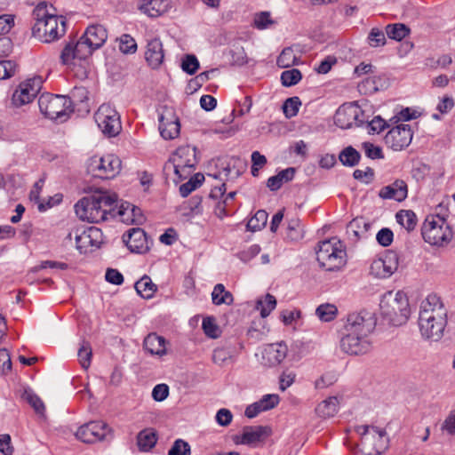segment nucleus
Instances as JSON below:
<instances>
[{"mask_svg":"<svg viewBox=\"0 0 455 455\" xmlns=\"http://www.w3.org/2000/svg\"><path fill=\"white\" fill-rule=\"evenodd\" d=\"M91 247L99 248L102 243V232L96 227L87 228Z\"/></svg>","mask_w":455,"mask_h":455,"instance_id":"obj_61","label":"nucleus"},{"mask_svg":"<svg viewBox=\"0 0 455 455\" xmlns=\"http://www.w3.org/2000/svg\"><path fill=\"white\" fill-rule=\"evenodd\" d=\"M168 455H191V447L183 439H177L168 451Z\"/></svg>","mask_w":455,"mask_h":455,"instance_id":"obj_51","label":"nucleus"},{"mask_svg":"<svg viewBox=\"0 0 455 455\" xmlns=\"http://www.w3.org/2000/svg\"><path fill=\"white\" fill-rule=\"evenodd\" d=\"M143 346L151 355L162 356L166 354L165 339L156 333L148 334L144 339Z\"/></svg>","mask_w":455,"mask_h":455,"instance_id":"obj_27","label":"nucleus"},{"mask_svg":"<svg viewBox=\"0 0 455 455\" xmlns=\"http://www.w3.org/2000/svg\"><path fill=\"white\" fill-rule=\"evenodd\" d=\"M110 434V427L103 421H91L81 426L76 433L77 439L86 443L102 441Z\"/></svg>","mask_w":455,"mask_h":455,"instance_id":"obj_17","label":"nucleus"},{"mask_svg":"<svg viewBox=\"0 0 455 455\" xmlns=\"http://www.w3.org/2000/svg\"><path fill=\"white\" fill-rule=\"evenodd\" d=\"M122 162L114 154H107L101 156H92L86 164L89 174L100 179H113L121 171Z\"/></svg>","mask_w":455,"mask_h":455,"instance_id":"obj_7","label":"nucleus"},{"mask_svg":"<svg viewBox=\"0 0 455 455\" xmlns=\"http://www.w3.org/2000/svg\"><path fill=\"white\" fill-rule=\"evenodd\" d=\"M279 396L275 394H267L262 396L260 400H259V404L261 405L264 411L271 410L275 408L279 403Z\"/></svg>","mask_w":455,"mask_h":455,"instance_id":"obj_60","label":"nucleus"},{"mask_svg":"<svg viewBox=\"0 0 455 455\" xmlns=\"http://www.w3.org/2000/svg\"><path fill=\"white\" fill-rule=\"evenodd\" d=\"M361 437V451L364 455H380L387 448L386 433L367 425L356 428Z\"/></svg>","mask_w":455,"mask_h":455,"instance_id":"obj_9","label":"nucleus"},{"mask_svg":"<svg viewBox=\"0 0 455 455\" xmlns=\"http://www.w3.org/2000/svg\"><path fill=\"white\" fill-rule=\"evenodd\" d=\"M296 170L289 167L280 171L276 175L268 178L267 186L271 191L278 190L283 183L291 180L294 178Z\"/></svg>","mask_w":455,"mask_h":455,"instance_id":"obj_29","label":"nucleus"},{"mask_svg":"<svg viewBox=\"0 0 455 455\" xmlns=\"http://www.w3.org/2000/svg\"><path fill=\"white\" fill-rule=\"evenodd\" d=\"M397 222L407 231H411L417 225L416 214L411 210H401L395 215Z\"/></svg>","mask_w":455,"mask_h":455,"instance_id":"obj_35","label":"nucleus"},{"mask_svg":"<svg viewBox=\"0 0 455 455\" xmlns=\"http://www.w3.org/2000/svg\"><path fill=\"white\" fill-rule=\"evenodd\" d=\"M339 158L342 164L355 166L359 163L360 154L349 146L340 152Z\"/></svg>","mask_w":455,"mask_h":455,"instance_id":"obj_43","label":"nucleus"},{"mask_svg":"<svg viewBox=\"0 0 455 455\" xmlns=\"http://www.w3.org/2000/svg\"><path fill=\"white\" fill-rule=\"evenodd\" d=\"M386 33L378 28H372L368 35L367 40L371 47L383 46L387 43Z\"/></svg>","mask_w":455,"mask_h":455,"instance_id":"obj_48","label":"nucleus"},{"mask_svg":"<svg viewBox=\"0 0 455 455\" xmlns=\"http://www.w3.org/2000/svg\"><path fill=\"white\" fill-rule=\"evenodd\" d=\"M117 196L108 191H96L75 204L76 216L83 221L99 223L115 215Z\"/></svg>","mask_w":455,"mask_h":455,"instance_id":"obj_3","label":"nucleus"},{"mask_svg":"<svg viewBox=\"0 0 455 455\" xmlns=\"http://www.w3.org/2000/svg\"><path fill=\"white\" fill-rule=\"evenodd\" d=\"M371 345L370 338L341 330L339 346L344 353L351 355H364L371 349Z\"/></svg>","mask_w":455,"mask_h":455,"instance_id":"obj_16","label":"nucleus"},{"mask_svg":"<svg viewBox=\"0 0 455 455\" xmlns=\"http://www.w3.org/2000/svg\"><path fill=\"white\" fill-rule=\"evenodd\" d=\"M447 324V310L440 297L428 295L420 303L419 327L421 335L428 340L438 341Z\"/></svg>","mask_w":455,"mask_h":455,"instance_id":"obj_2","label":"nucleus"},{"mask_svg":"<svg viewBox=\"0 0 455 455\" xmlns=\"http://www.w3.org/2000/svg\"><path fill=\"white\" fill-rule=\"evenodd\" d=\"M270 435V428L263 426H248L243 429L241 435H235L233 441L235 444L255 446L264 441Z\"/></svg>","mask_w":455,"mask_h":455,"instance_id":"obj_20","label":"nucleus"},{"mask_svg":"<svg viewBox=\"0 0 455 455\" xmlns=\"http://www.w3.org/2000/svg\"><path fill=\"white\" fill-rule=\"evenodd\" d=\"M156 431L153 428H145L137 435V445L140 451L148 452L151 451L157 442Z\"/></svg>","mask_w":455,"mask_h":455,"instance_id":"obj_26","label":"nucleus"},{"mask_svg":"<svg viewBox=\"0 0 455 455\" xmlns=\"http://www.w3.org/2000/svg\"><path fill=\"white\" fill-rule=\"evenodd\" d=\"M368 132L371 134H379L387 129L391 128L390 119L388 121L384 120L379 116H375L372 120L368 121V116H366V122Z\"/></svg>","mask_w":455,"mask_h":455,"instance_id":"obj_38","label":"nucleus"},{"mask_svg":"<svg viewBox=\"0 0 455 455\" xmlns=\"http://www.w3.org/2000/svg\"><path fill=\"white\" fill-rule=\"evenodd\" d=\"M287 352L288 348L285 344H270L263 351V359L269 366H275L285 359Z\"/></svg>","mask_w":455,"mask_h":455,"instance_id":"obj_25","label":"nucleus"},{"mask_svg":"<svg viewBox=\"0 0 455 455\" xmlns=\"http://www.w3.org/2000/svg\"><path fill=\"white\" fill-rule=\"evenodd\" d=\"M231 359V353L229 350L223 348V347H218L213 350L212 353V361L214 363L222 366L226 364L228 360Z\"/></svg>","mask_w":455,"mask_h":455,"instance_id":"obj_55","label":"nucleus"},{"mask_svg":"<svg viewBox=\"0 0 455 455\" xmlns=\"http://www.w3.org/2000/svg\"><path fill=\"white\" fill-rule=\"evenodd\" d=\"M296 378V374L291 371H284L279 379L280 382V389L282 391H285L289 387H291Z\"/></svg>","mask_w":455,"mask_h":455,"instance_id":"obj_63","label":"nucleus"},{"mask_svg":"<svg viewBox=\"0 0 455 455\" xmlns=\"http://www.w3.org/2000/svg\"><path fill=\"white\" fill-rule=\"evenodd\" d=\"M275 306L276 299L269 293H267L264 299H258L256 303V308L260 311V315L262 317L269 315L271 311L275 308Z\"/></svg>","mask_w":455,"mask_h":455,"instance_id":"obj_40","label":"nucleus"},{"mask_svg":"<svg viewBox=\"0 0 455 455\" xmlns=\"http://www.w3.org/2000/svg\"><path fill=\"white\" fill-rule=\"evenodd\" d=\"M181 68L188 75H193L199 68V61L195 55H187L182 60Z\"/></svg>","mask_w":455,"mask_h":455,"instance_id":"obj_53","label":"nucleus"},{"mask_svg":"<svg viewBox=\"0 0 455 455\" xmlns=\"http://www.w3.org/2000/svg\"><path fill=\"white\" fill-rule=\"evenodd\" d=\"M415 117V112H412L409 108H405L397 112L393 117H391L390 122L391 124L395 125L396 124H401Z\"/></svg>","mask_w":455,"mask_h":455,"instance_id":"obj_58","label":"nucleus"},{"mask_svg":"<svg viewBox=\"0 0 455 455\" xmlns=\"http://www.w3.org/2000/svg\"><path fill=\"white\" fill-rule=\"evenodd\" d=\"M315 315L322 322H331L336 318L338 308L334 304H321L316 307Z\"/></svg>","mask_w":455,"mask_h":455,"instance_id":"obj_36","label":"nucleus"},{"mask_svg":"<svg viewBox=\"0 0 455 455\" xmlns=\"http://www.w3.org/2000/svg\"><path fill=\"white\" fill-rule=\"evenodd\" d=\"M371 224L363 218H355L347 226V232H352L357 238L363 236L370 229Z\"/></svg>","mask_w":455,"mask_h":455,"instance_id":"obj_39","label":"nucleus"},{"mask_svg":"<svg viewBox=\"0 0 455 455\" xmlns=\"http://www.w3.org/2000/svg\"><path fill=\"white\" fill-rule=\"evenodd\" d=\"M398 268V256L394 251H387L382 257L372 260L370 272L378 278H387Z\"/></svg>","mask_w":455,"mask_h":455,"instance_id":"obj_18","label":"nucleus"},{"mask_svg":"<svg viewBox=\"0 0 455 455\" xmlns=\"http://www.w3.org/2000/svg\"><path fill=\"white\" fill-rule=\"evenodd\" d=\"M79 362L84 369H88L91 365V359L92 355V347L86 341H83L78 350Z\"/></svg>","mask_w":455,"mask_h":455,"instance_id":"obj_49","label":"nucleus"},{"mask_svg":"<svg viewBox=\"0 0 455 455\" xmlns=\"http://www.w3.org/2000/svg\"><path fill=\"white\" fill-rule=\"evenodd\" d=\"M301 106V101L299 97L288 98L283 104V111L287 118L295 116Z\"/></svg>","mask_w":455,"mask_h":455,"instance_id":"obj_47","label":"nucleus"},{"mask_svg":"<svg viewBox=\"0 0 455 455\" xmlns=\"http://www.w3.org/2000/svg\"><path fill=\"white\" fill-rule=\"evenodd\" d=\"M412 139V127L404 123L391 125L385 136L386 142H411Z\"/></svg>","mask_w":455,"mask_h":455,"instance_id":"obj_23","label":"nucleus"},{"mask_svg":"<svg viewBox=\"0 0 455 455\" xmlns=\"http://www.w3.org/2000/svg\"><path fill=\"white\" fill-rule=\"evenodd\" d=\"M379 307L383 319L394 326H401L406 323L411 315L408 297L401 291H389L384 293Z\"/></svg>","mask_w":455,"mask_h":455,"instance_id":"obj_4","label":"nucleus"},{"mask_svg":"<svg viewBox=\"0 0 455 455\" xmlns=\"http://www.w3.org/2000/svg\"><path fill=\"white\" fill-rule=\"evenodd\" d=\"M385 33L390 39L400 42L410 34V28L403 23L388 24Z\"/></svg>","mask_w":455,"mask_h":455,"instance_id":"obj_34","label":"nucleus"},{"mask_svg":"<svg viewBox=\"0 0 455 455\" xmlns=\"http://www.w3.org/2000/svg\"><path fill=\"white\" fill-rule=\"evenodd\" d=\"M408 189L406 183L402 180H397L391 185L383 187L379 196L383 199H394L402 202L407 197Z\"/></svg>","mask_w":455,"mask_h":455,"instance_id":"obj_24","label":"nucleus"},{"mask_svg":"<svg viewBox=\"0 0 455 455\" xmlns=\"http://www.w3.org/2000/svg\"><path fill=\"white\" fill-rule=\"evenodd\" d=\"M253 22L254 27L261 30L267 28L271 24H273L270 13L267 12L257 13L254 17Z\"/></svg>","mask_w":455,"mask_h":455,"instance_id":"obj_56","label":"nucleus"},{"mask_svg":"<svg viewBox=\"0 0 455 455\" xmlns=\"http://www.w3.org/2000/svg\"><path fill=\"white\" fill-rule=\"evenodd\" d=\"M88 237L87 229L83 230L80 234H76V247L81 253L86 252L91 248Z\"/></svg>","mask_w":455,"mask_h":455,"instance_id":"obj_59","label":"nucleus"},{"mask_svg":"<svg viewBox=\"0 0 455 455\" xmlns=\"http://www.w3.org/2000/svg\"><path fill=\"white\" fill-rule=\"evenodd\" d=\"M33 16L36 22L32 28V35L42 43H52L65 35L67 20L57 14L52 4L38 3L33 11Z\"/></svg>","mask_w":455,"mask_h":455,"instance_id":"obj_1","label":"nucleus"},{"mask_svg":"<svg viewBox=\"0 0 455 455\" xmlns=\"http://www.w3.org/2000/svg\"><path fill=\"white\" fill-rule=\"evenodd\" d=\"M158 121L160 134L164 140H174L179 136L180 124L172 108H165Z\"/></svg>","mask_w":455,"mask_h":455,"instance_id":"obj_19","label":"nucleus"},{"mask_svg":"<svg viewBox=\"0 0 455 455\" xmlns=\"http://www.w3.org/2000/svg\"><path fill=\"white\" fill-rule=\"evenodd\" d=\"M421 234L426 243L436 247L448 245L453 237V231L447 223L445 216L440 213L426 218Z\"/></svg>","mask_w":455,"mask_h":455,"instance_id":"obj_5","label":"nucleus"},{"mask_svg":"<svg viewBox=\"0 0 455 455\" xmlns=\"http://www.w3.org/2000/svg\"><path fill=\"white\" fill-rule=\"evenodd\" d=\"M134 287L137 293L143 299H151L156 291V285L148 275H144L137 281Z\"/></svg>","mask_w":455,"mask_h":455,"instance_id":"obj_32","label":"nucleus"},{"mask_svg":"<svg viewBox=\"0 0 455 455\" xmlns=\"http://www.w3.org/2000/svg\"><path fill=\"white\" fill-rule=\"evenodd\" d=\"M70 100L62 95L43 93L38 99L40 112L49 119L63 122L68 117Z\"/></svg>","mask_w":455,"mask_h":455,"instance_id":"obj_8","label":"nucleus"},{"mask_svg":"<svg viewBox=\"0 0 455 455\" xmlns=\"http://www.w3.org/2000/svg\"><path fill=\"white\" fill-rule=\"evenodd\" d=\"M376 324L375 314L363 309L348 314L342 330L370 338L376 328Z\"/></svg>","mask_w":455,"mask_h":455,"instance_id":"obj_10","label":"nucleus"},{"mask_svg":"<svg viewBox=\"0 0 455 455\" xmlns=\"http://www.w3.org/2000/svg\"><path fill=\"white\" fill-rule=\"evenodd\" d=\"M133 204H130V203H124L122 204L118 210L116 211V204L115 205V216H118L120 218V220L124 223H126V224H134V219H132V209H133Z\"/></svg>","mask_w":455,"mask_h":455,"instance_id":"obj_46","label":"nucleus"},{"mask_svg":"<svg viewBox=\"0 0 455 455\" xmlns=\"http://www.w3.org/2000/svg\"><path fill=\"white\" fill-rule=\"evenodd\" d=\"M202 328L204 333L212 339L219 337V328L215 323V320L212 317H206L203 320Z\"/></svg>","mask_w":455,"mask_h":455,"instance_id":"obj_54","label":"nucleus"},{"mask_svg":"<svg viewBox=\"0 0 455 455\" xmlns=\"http://www.w3.org/2000/svg\"><path fill=\"white\" fill-rule=\"evenodd\" d=\"M43 83L41 76H35L21 82L12 93V104L20 108L30 103L40 92Z\"/></svg>","mask_w":455,"mask_h":455,"instance_id":"obj_15","label":"nucleus"},{"mask_svg":"<svg viewBox=\"0 0 455 455\" xmlns=\"http://www.w3.org/2000/svg\"><path fill=\"white\" fill-rule=\"evenodd\" d=\"M16 70V64L12 60H0V80L12 76Z\"/></svg>","mask_w":455,"mask_h":455,"instance_id":"obj_57","label":"nucleus"},{"mask_svg":"<svg viewBox=\"0 0 455 455\" xmlns=\"http://www.w3.org/2000/svg\"><path fill=\"white\" fill-rule=\"evenodd\" d=\"M119 49L125 54L134 53L137 50L136 41L130 35L124 34L120 37Z\"/></svg>","mask_w":455,"mask_h":455,"instance_id":"obj_52","label":"nucleus"},{"mask_svg":"<svg viewBox=\"0 0 455 455\" xmlns=\"http://www.w3.org/2000/svg\"><path fill=\"white\" fill-rule=\"evenodd\" d=\"M139 9L149 17L156 18L167 11L165 0H140Z\"/></svg>","mask_w":455,"mask_h":455,"instance_id":"obj_28","label":"nucleus"},{"mask_svg":"<svg viewBox=\"0 0 455 455\" xmlns=\"http://www.w3.org/2000/svg\"><path fill=\"white\" fill-rule=\"evenodd\" d=\"M25 399L30 404V406L35 410V411L41 415H44L45 406L42 399L36 394L32 392H25Z\"/></svg>","mask_w":455,"mask_h":455,"instance_id":"obj_50","label":"nucleus"},{"mask_svg":"<svg viewBox=\"0 0 455 455\" xmlns=\"http://www.w3.org/2000/svg\"><path fill=\"white\" fill-rule=\"evenodd\" d=\"M126 246L132 252L142 253L148 250L146 233L140 228H133L123 235Z\"/></svg>","mask_w":455,"mask_h":455,"instance_id":"obj_21","label":"nucleus"},{"mask_svg":"<svg viewBox=\"0 0 455 455\" xmlns=\"http://www.w3.org/2000/svg\"><path fill=\"white\" fill-rule=\"evenodd\" d=\"M169 395V387L166 384L156 385L152 391V397L155 401L162 402L167 398Z\"/></svg>","mask_w":455,"mask_h":455,"instance_id":"obj_64","label":"nucleus"},{"mask_svg":"<svg viewBox=\"0 0 455 455\" xmlns=\"http://www.w3.org/2000/svg\"><path fill=\"white\" fill-rule=\"evenodd\" d=\"M299 58L295 55L291 47L284 48L276 60V64L281 68H290L298 65Z\"/></svg>","mask_w":455,"mask_h":455,"instance_id":"obj_37","label":"nucleus"},{"mask_svg":"<svg viewBox=\"0 0 455 455\" xmlns=\"http://www.w3.org/2000/svg\"><path fill=\"white\" fill-rule=\"evenodd\" d=\"M78 50V41L74 44L69 43L66 44L60 53V61L65 66H71L76 59L84 60L89 55H83Z\"/></svg>","mask_w":455,"mask_h":455,"instance_id":"obj_30","label":"nucleus"},{"mask_svg":"<svg viewBox=\"0 0 455 455\" xmlns=\"http://www.w3.org/2000/svg\"><path fill=\"white\" fill-rule=\"evenodd\" d=\"M108 39L106 28L100 24L89 26L78 40V52L83 55L92 53L103 46Z\"/></svg>","mask_w":455,"mask_h":455,"instance_id":"obj_13","label":"nucleus"},{"mask_svg":"<svg viewBox=\"0 0 455 455\" xmlns=\"http://www.w3.org/2000/svg\"><path fill=\"white\" fill-rule=\"evenodd\" d=\"M366 122V115L357 102H348L341 105L334 116V123L341 129L360 126Z\"/></svg>","mask_w":455,"mask_h":455,"instance_id":"obj_12","label":"nucleus"},{"mask_svg":"<svg viewBox=\"0 0 455 455\" xmlns=\"http://www.w3.org/2000/svg\"><path fill=\"white\" fill-rule=\"evenodd\" d=\"M302 79L301 72L297 68L285 70L281 74L282 84L285 87H291L297 84Z\"/></svg>","mask_w":455,"mask_h":455,"instance_id":"obj_45","label":"nucleus"},{"mask_svg":"<svg viewBox=\"0 0 455 455\" xmlns=\"http://www.w3.org/2000/svg\"><path fill=\"white\" fill-rule=\"evenodd\" d=\"M304 236L303 227L299 219H291L288 222L287 237L291 241H298Z\"/></svg>","mask_w":455,"mask_h":455,"instance_id":"obj_44","label":"nucleus"},{"mask_svg":"<svg viewBox=\"0 0 455 455\" xmlns=\"http://www.w3.org/2000/svg\"><path fill=\"white\" fill-rule=\"evenodd\" d=\"M267 218L268 214L266 211H257L254 216L249 220L247 223V228L251 231L260 230L266 226Z\"/></svg>","mask_w":455,"mask_h":455,"instance_id":"obj_41","label":"nucleus"},{"mask_svg":"<svg viewBox=\"0 0 455 455\" xmlns=\"http://www.w3.org/2000/svg\"><path fill=\"white\" fill-rule=\"evenodd\" d=\"M393 237V232L387 228H381L376 235L378 243L384 247L389 246L392 243Z\"/></svg>","mask_w":455,"mask_h":455,"instance_id":"obj_62","label":"nucleus"},{"mask_svg":"<svg viewBox=\"0 0 455 455\" xmlns=\"http://www.w3.org/2000/svg\"><path fill=\"white\" fill-rule=\"evenodd\" d=\"M316 259L326 270L335 271L345 266L347 252L341 241L332 237L319 243Z\"/></svg>","mask_w":455,"mask_h":455,"instance_id":"obj_6","label":"nucleus"},{"mask_svg":"<svg viewBox=\"0 0 455 455\" xmlns=\"http://www.w3.org/2000/svg\"><path fill=\"white\" fill-rule=\"evenodd\" d=\"M339 400L331 396L321 402L315 408V413L323 419L333 417L338 412Z\"/></svg>","mask_w":455,"mask_h":455,"instance_id":"obj_31","label":"nucleus"},{"mask_svg":"<svg viewBox=\"0 0 455 455\" xmlns=\"http://www.w3.org/2000/svg\"><path fill=\"white\" fill-rule=\"evenodd\" d=\"M212 303L220 306L222 304L231 305L234 301L233 295L230 291H226L222 283H218L214 286L212 292Z\"/></svg>","mask_w":455,"mask_h":455,"instance_id":"obj_33","label":"nucleus"},{"mask_svg":"<svg viewBox=\"0 0 455 455\" xmlns=\"http://www.w3.org/2000/svg\"><path fill=\"white\" fill-rule=\"evenodd\" d=\"M94 118L100 132L108 139L117 136L122 131L120 115L110 104L100 106Z\"/></svg>","mask_w":455,"mask_h":455,"instance_id":"obj_11","label":"nucleus"},{"mask_svg":"<svg viewBox=\"0 0 455 455\" xmlns=\"http://www.w3.org/2000/svg\"><path fill=\"white\" fill-rule=\"evenodd\" d=\"M44 183V179H43V178L40 179L38 181H36L35 183V185L33 186V188L31 189V191L29 193L30 200L35 201L36 203H38V210L40 212H44L48 208H51L53 205V204L51 202L52 199H50L46 204H44L43 203H39L40 192L42 190Z\"/></svg>","mask_w":455,"mask_h":455,"instance_id":"obj_42","label":"nucleus"},{"mask_svg":"<svg viewBox=\"0 0 455 455\" xmlns=\"http://www.w3.org/2000/svg\"><path fill=\"white\" fill-rule=\"evenodd\" d=\"M170 161L173 164L175 174L180 179H185L196 164V148L190 144L180 146Z\"/></svg>","mask_w":455,"mask_h":455,"instance_id":"obj_14","label":"nucleus"},{"mask_svg":"<svg viewBox=\"0 0 455 455\" xmlns=\"http://www.w3.org/2000/svg\"><path fill=\"white\" fill-rule=\"evenodd\" d=\"M164 58L163 44L159 38H152L148 41L145 59L152 68H157L163 63Z\"/></svg>","mask_w":455,"mask_h":455,"instance_id":"obj_22","label":"nucleus"}]
</instances>
